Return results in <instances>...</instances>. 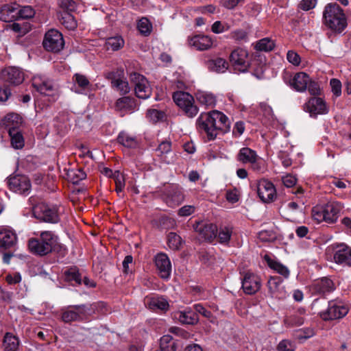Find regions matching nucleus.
I'll use <instances>...</instances> for the list:
<instances>
[{
	"instance_id": "nucleus-1",
	"label": "nucleus",
	"mask_w": 351,
	"mask_h": 351,
	"mask_svg": "<svg viewBox=\"0 0 351 351\" xmlns=\"http://www.w3.org/2000/svg\"><path fill=\"white\" fill-rule=\"evenodd\" d=\"M29 252L36 256L43 257L52 252L64 255L66 247L59 242L58 236L53 231H41L37 237L29 239L27 241Z\"/></svg>"
},
{
	"instance_id": "nucleus-2",
	"label": "nucleus",
	"mask_w": 351,
	"mask_h": 351,
	"mask_svg": "<svg viewBox=\"0 0 351 351\" xmlns=\"http://www.w3.org/2000/svg\"><path fill=\"white\" fill-rule=\"evenodd\" d=\"M106 304L104 302H98L90 304L69 306L62 309V320L65 323L82 322L89 319L95 314L106 312Z\"/></svg>"
},
{
	"instance_id": "nucleus-3",
	"label": "nucleus",
	"mask_w": 351,
	"mask_h": 351,
	"mask_svg": "<svg viewBox=\"0 0 351 351\" xmlns=\"http://www.w3.org/2000/svg\"><path fill=\"white\" fill-rule=\"evenodd\" d=\"M324 23L330 29L341 32L347 26L343 10L336 3L327 4L323 12Z\"/></svg>"
},
{
	"instance_id": "nucleus-4",
	"label": "nucleus",
	"mask_w": 351,
	"mask_h": 351,
	"mask_svg": "<svg viewBox=\"0 0 351 351\" xmlns=\"http://www.w3.org/2000/svg\"><path fill=\"white\" fill-rule=\"evenodd\" d=\"M349 307L341 300H332L328 302L326 311L319 313L320 317L324 321H332L344 317L349 312Z\"/></svg>"
},
{
	"instance_id": "nucleus-5",
	"label": "nucleus",
	"mask_w": 351,
	"mask_h": 351,
	"mask_svg": "<svg viewBox=\"0 0 351 351\" xmlns=\"http://www.w3.org/2000/svg\"><path fill=\"white\" fill-rule=\"evenodd\" d=\"M173 99L189 117H194L198 112V108L194 104V98L189 93L178 90L173 93Z\"/></svg>"
},
{
	"instance_id": "nucleus-6",
	"label": "nucleus",
	"mask_w": 351,
	"mask_h": 351,
	"mask_svg": "<svg viewBox=\"0 0 351 351\" xmlns=\"http://www.w3.org/2000/svg\"><path fill=\"white\" fill-rule=\"evenodd\" d=\"M328 252L332 254L335 263L343 266H351V247L345 243L332 245Z\"/></svg>"
},
{
	"instance_id": "nucleus-7",
	"label": "nucleus",
	"mask_w": 351,
	"mask_h": 351,
	"mask_svg": "<svg viewBox=\"0 0 351 351\" xmlns=\"http://www.w3.org/2000/svg\"><path fill=\"white\" fill-rule=\"evenodd\" d=\"M43 45L47 51L57 53L63 49L64 42L62 34L51 29L45 34Z\"/></svg>"
},
{
	"instance_id": "nucleus-8",
	"label": "nucleus",
	"mask_w": 351,
	"mask_h": 351,
	"mask_svg": "<svg viewBox=\"0 0 351 351\" xmlns=\"http://www.w3.org/2000/svg\"><path fill=\"white\" fill-rule=\"evenodd\" d=\"M34 215L42 221L50 223H57L60 221L58 208L49 207L45 204L37 205L34 208Z\"/></svg>"
},
{
	"instance_id": "nucleus-9",
	"label": "nucleus",
	"mask_w": 351,
	"mask_h": 351,
	"mask_svg": "<svg viewBox=\"0 0 351 351\" xmlns=\"http://www.w3.org/2000/svg\"><path fill=\"white\" fill-rule=\"evenodd\" d=\"M196 128L201 134L205 135L208 141L215 140L217 136L208 112L200 114L196 120Z\"/></svg>"
},
{
	"instance_id": "nucleus-10",
	"label": "nucleus",
	"mask_w": 351,
	"mask_h": 351,
	"mask_svg": "<svg viewBox=\"0 0 351 351\" xmlns=\"http://www.w3.org/2000/svg\"><path fill=\"white\" fill-rule=\"evenodd\" d=\"M230 62L236 73H244L250 66L248 53L245 49L237 48L232 51Z\"/></svg>"
},
{
	"instance_id": "nucleus-11",
	"label": "nucleus",
	"mask_w": 351,
	"mask_h": 351,
	"mask_svg": "<svg viewBox=\"0 0 351 351\" xmlns=\"http://www.w3.org/2000/svg\"><path fill=\"white\" fill-rule=\"evenodd\" d=\"M130 80L134 86V92L137 97L147 99L152 94V88L147 79L138 73L130 75Z\"/></svg>"
},
{
	"instance_id": "nucleus-12",
	"label": "nucleus",
	"mask_w": 351,
	"mask_h": 351,
	"mask_svg": "<svg viewBox=\"0 0 351 351\" xmlns=\"http://www.w3.org/2000/svg\"><path fill=\"white\" fill-rule=\"evenodd\" d=\"M257 193L260 199L265 203H269L276 198V190L274 184L266 179L257 183Z\"/></svg>"
},
{
	"instance_id": "nucleus-13",
	"label": "nucleus",
	"mask_w": 351,
	"mask_h": 351,
	"mask_svg": "<svg viewBox=\"0 0 351 351\" xmlns=\"http://www.w3.org/2000/svg\"><path fill=\"white\" fill-rule=\"evenodd\" d=\"M242 289L245 294L253 295L257 293L261 287L260 277L252 272L244 274L241 279Z\"/></svg>"
},
{
	"instance_id": "nucleus-14",
	"label": "nucleus",
	"mask_w": 351,
	"mask_h": 351,
	"mask_svg": "<svg viewBox=\"0 0 351 351\" xmlns=\"http://www.w3.org/2000/svg\"><path fill=\"white\" fill-rule=\"evenodd\" d=\"M193 228L200 238L205 241L212 242L217 238L218 229L214 223L200 221L194 224Z\"/></svg>"
},
{
	"instance_id": "nucleus-15",
	"label": "nucleus",
	"mask_w": 351,
	"mask_h": 351,
	"mask_svg": "<svg viewBox=\"0 0 351 351\" xmlns=\"http://www.w3.org/2000/svg\"><path fill=\"white\" fill-rule=\"evenodd\" d=\"M8 185L10 190L20 193L28 194L31 189V182L25 176H16L8 180Z\"/></svg>"
},
{
	"instance_id": "nucleus-16",
	"label": "nucleus",
	"mask_w": 351,
	"mask_h": 351,
	"mask_svg": "<svg viewBox=\"0 0 351 351\" xmlns=\"http://www.w3.org/2000/svg\"><path fill=\"white\" fill-rule=\"evenodd\" d=\"M208 114L217 135L220 132L225 133L230 130V123L226 114L218 110H212Z\"/></svg>"
},
{
	"instance_id": "nucleus-17",
	"label": "nucleus",
	"mask_w": 351,
	"mask_h": 351,
	"mask_svg": "<svg viewBox=\"0 0 351 351\" xmlns=\"http://www.w3.org/2000/svg\"><path fill=\"white\" fill-rule=\"evenodd\" d=\"M72 82V90L77 94L87 95L93 90V84L88 77L84 74L75 73L73 75Z\"/></svg>"
},
{
	"instance_id": "nucleus-18",
	"label": "nucleus",
	"mask_w": 351,
	"mask_h": 351,
	"mask_svg": "<svg viewBox=\"0 0 351 351\" xmlns=\"http://www.w3.org/2000/svg\"><path fill=\"white\" fill-rule=\"evenodd\" d=\"M267 287L272 298L283 300L288 296L287 291L282 285V279L279 276L270 277L267 281Z\"/></svg>"
},
{
	"instance_id": "nucleus-19",
	"label": "nucleus",
	"mask_w": 351,
	"mask_h": 351,
	"mask_svg": "<svg viewBox=\"0 0 351 351\" xmlns=\"http://www.w3.org/2000/svg\"><path fill=\"white\" fill-rule=\"evenodd\" d=\"M305 108L311 117H315L317 114H326L328 112L326 102L320 97H313L305 104Z\"/></svg>"
},
{
	"instance_id": "nucleus-20",
	"label": "nucleus",
	"mask_w": 351,
	"mask_h": 351,
	"mask_svg": "<svg viewBox=\"0 0 351 351\" xmlns=\"http://www.w3.org/2000/svg\"><path fill=\"white\" fill-rule=\"evenodd\" d=\"M154 261L160 277L164 279L169 278L171 272V264L167 254H158Z\"/></svg>"
},
{
	"instance_id": "nucleus-21",
	"label": "nucleus",
	"mask_w": 351,
	"mask_h": 351,
	"mask_svg": "<svg viewBox=\"0 0 351 351\" xmlns=\"http://www.w3.org/2000/svg\"><path fill=\"white\" fill-rule=\"evenodd\" d=\"M184 199L182 189L178 185H171L167 189L165 202L169 206L180 205Z\"/></svg>"
},
{
	"instance_id": "nucleus-22",
	"label": "nucleus",
	"mask_w": 351,
	"mask_h": 351,
	"mask_svg": "<svg viewBox=\"0 0 351 351\" xmlns=\"http://www.w3.org/2000/svg\"><path fill=\"white\" fill-rule=\"evenodd\" d=\"M32 86L40 94L52 97L53 101L56 99V96L53 94L54 89L51 82L40 76H35L32 79Z\"/></svg>"
},
{
	"instance_id": "nucleus-23",
	"label": "nucleus",
	"mask_w": 351,
	"mask_h": 351,
	"mask_svg": "<svg viewBox=\"0 0 351 351\" xmlns=\"http://www.w3.org/2000/svg\"><path fill=\"white\" fill-rule=\"evenodd\" d=\"M314 294L324 295L335 290V285L328 278H322L315 280L311 287Z\"/></svg>"
},
{
	"instance_id": "nucleus-24",
	"label": "nucleus",
	"mask_w": 351,
	"mask_h": 351,
	"mask_svg": "<svg viewBox=\"0 0 351 351\" xmlns=\"http://www.w3.org/2000/svg\"><path fill=\"white\" fill-rule=\"evenodd\" d=\"M1 78L14 85L21 84L24 80V73L19 68L10 66L1 71Z\"/></svg>"
},
{
	"instance_id": "nucleus-25",
	"label": "nucleus",
	"mask_w": 351,
	"mask_h": 351,
	"mask_svg": "<svg viewBox=\"0 0 351 351\" xmlns=\"http://www.w3.org/2000/svg\"><path fill=\"white\" fill-rule=\"evenodd\" d=\"M146 307L153 311H167L169 304L167 299L162 296H146L144 299Z\"/></svg>"
},
{
	"instance_id": "nucleus-26",
	"label": "nucleus",
	"mask_w": 351,
	"mask_h": 351,
	"mask_svg": "<svg viewBox=\"0 0 351 351\" xmlns=\"http://www.w3.org/2000/svg\"><path fill=\"white\" fill-rule=\"evenodd\" d=\"M173 318L182 324L194 325L199 321L198 315L191 308L175 312Z\"/></svg>"
},
{
	"instance_id": "nucleus-27",
	"label": "nucleus",
	"mask_w": 351,
	"mask_h": 351,
	"mask_svg": "<svg viewBox=\"0 0 351 351\" xmlns=\"http://www.w3.org/2000/svg\"><path fill=\"white\" fill-rule=\"evenodd\" d=\"M310 77L304 72H299L294 75L290 81V86L298 92H304L307 89Z\"/></svg>"
},
{
	"instance_id": "nucleus-28",
	"label": "nucleus",
	"mask_w": 351,
	"mask_h": 351,
	"mask_svg": "<svg viewBox=\"0 0 351 351\" xmlns=\"http://www.w3.org/2000/svg\"><path fill=\"white\" fill-rule=\"evenodd\" d=\"M189 45L194 47L197 50L204 51L213 45L212 38L206 35H195L189 39Z\"/></svg>"
},
{
	"instance_id": "nucleus-29",
	"label": "nucleus",
	"mask_w": 351,
	"mask_h": 351,
	"mask_svg": "<svg viewBox=\"0 0 351 351\" xmlns=\"http://www.w3.org/2000/svg\"><path fill=\"white\" fill-rule=\"evenodd\" d=\"M17 242V237L14 231L10 227H1V248L14 247Z\"/></svg>"
},
{
	"instance_id": "nucleus-30",
	"label": "nucleus",
	"mask_w": 351,
	"mask_h": 351,
	"mask_svg": "<svg viewBox=\"0 0 351 351\" xmlns=\"http://www.w3.org/2000/svg\"><path fill=\"white\" fill-rule=\"evenodd\" d=\"M324 209L325 221L328 223H335L342 206L339 202H332L323 206Z\"/></svg>"
},
{
	"instance_id": "nucleus-31",
	"label": "nucleus",
	"mask_w": 351,
	"mask_h": 351,
	"mask_svg": "<svg viewBox=\"0 0 351 351\" xmlns=\"http://www.w3.org/2000/svg\"><path fill=\"white\" fill-rule=\"evenodd\" d=\"M20 5L16 3L5 4L1 6V21L11 22L18 19V9Z\"/></svg>"
},
{
	"instance_id": "nucleus-32",
	"label": "nucleus",
	"mask_w": 351,
	"mask_h": 351,
	"mask_svg": "<svg viewBox=\"0 0 351 351\" xmlns=\"http://www.w3.org/2000/svg\"><path fill=\"white\" fill-rule=\"evenodd\" d=\"M136 108V101L130 97H123L117 99L115 104L116 110L122 113L132 112Z\"/></svg>"
},
{
	"instance_id": "nucleus-33",
	"label": "nucleus",
	"mask_w": 351,
	"mask_h": 351,
	"mask_svg": "<svg viewBox=\"0 0 351 351\" xmlns=\"http://www.w3.org/2000/svg\"><path fill=\"white\" fill-rule=\"evenodd\" d=\"M264 259L271 269H274L278 274L282 275L285 278H287L289 277L290 272L289 269L286 266H285L280 262L272 259L267 254L265 255Z\"/></svg>"
},
{
	"instance_id": "nucleus-34",
	"label": "nucleus",
	"mask_w": 351,
	"mask_h": 351,
	"mask_svg": "<svg viewBox=\"0 0 351 351\" xmlns=\"http://www.w3.org/2000/svg\"><path fill=\"white\" fill-rule=\"evenodd\" d=\"M8 132L12 147L16 149H22L25 145V140L21 131L19 129L10 128Z\"/></svg>"
},
{
	"instance_id": "nucleus-35",
	"label": "nucleus",
	"mask_w": 351,
	"mask_h": 351,
	"mask_svg": "<svg viewBox=\"0 0 351 351\" xmlns=\"http://www.w3.org/2000/svg\"><path fill=\"white\" fill-rule=\"evenodd\" d=\"M258 156L256 152L247 147H242L238 154L237 155V159L238 161L245 164L251 163Z\"/></svg>"
},
{
	"instance_id": "nucleus-36",
	"label": "nucleus",
	"mask_w": 351,
	"mask_h": 351,
	"mask_svg": "<svg viewBox=\"0 0 351 351\" xmlns=\"http://www.w3.org/2000/svg\"><path fill=\"white\" fill-rule=\"evenodd\" d=\"M3 124L5 125L8 131L10 128L19 129V126L22 123L21 117L14 112L8 114L3 120H1Z\"/></svg>"
},
{
	"instance_id": "nucleus-37",
	"label": "nucleus",
	"mask_w": 351,
	"mask_h": 351,
	"mask_svg": "<svg viewBox=\"0 0 351 351\" xmlns=\"http://www.w3.org/2000/svg\"><path fill=\"white\" fill-rule=\"evenodd\" d=\"M207 66L211 71L224 73L228 67V63L221 58L210 60L207 62Z\"/></svg>"
},
{
	"instance_id": "nucleus-38",
	"label": "nucleus",
	"mask_w": 351,
	"mask_h": 351,
	"mask_svg": "<svg viewBox=\"0 0 351 351\" xmlns=\"http://www.w3.org/2000/svg\"><path fill=\"white\" fill-rule=\"evenodd\" d=\"M117 142L128 148H136L138 147V141L135 136L121 132L117 136Z\"/></svg>"
},
{
	"instance_id": "nucleus-39",
	"label": "nucleus",
	"mask_w": 351,
	"mask_h": 351,
	"mask_svg": "<svg viewBox=\"0 0 351 351\" xmlns=\"http://www.w3.org/2000/svg\"><path fill=\"white\" fill-rule=\"evenodd\" d=\"M125 41L121 36L109 37L106 40L105 47L107 50L118 51L124 46Z\"/></svg>"
},
{
	"instance_id": "nucleus-40",
	"label": "nucleus",
	"mask_w": 351,
	"mask_h": 351,
	"mask_svg": "<svg viewBox=\"0 0 351 351\" xmlns=\"http://www.w3.org/2000/svg\"><path fill=\"white\" fill-rule=\"evenodd\" d=\"M233 233V228L230 226H221L217 231V237L218 241L224 245H228L232 234Z\"/></svg>"
},
{
	"instance_id": "nucleus-41",
	"label": "nucleus",
	"mask_w": 351,
	"mask_h": 351,
	"mask_svg": "<svg viewBox=\"0 0 351 351\" xmlns=\"http://www.w3.org/2000/svg\"><path fill=\"white\" fill-rule=\"evenodd\" d=\"M197 101L207 107H213L216 104V98L212 93L200 91L196 94Z\"/></svg>"
},
{
	"instance_id": "nucleus-42",
	"label": "nucleus",
	"mask_w": 351,
	"mask_h": 351,
	"mask_svg": "<svg viewBox=\"0 0 351 351\" xmlns=\"http://www.w3.org/2000/svg\"><path fill=\"white\" fill-rule=\"evenodd\" d=\"M3 343L5 351H17L19 341L16 337L10 333H6Z\"/></svg>"
},
{
	"instance_id": "nucleus-43",
	"label": "nucleus",
	"mask_w": 351,
	"mask_h": 351,
	"mask_svg": "<svg viewBox=\"0 0 351 351\" xmlns=\"http://www.w3.org/2000/svg\"><path fill=\"white\" fill-rule=\"evenodd\" d=\"M66 175L69 180L74 184H78L86 178V173L82 169H69Z\"/></svg>"
},
{
	"instance_id": "nucleus-44",
	"label": "nucleus",
	"mask_w": 351,
	"mask_h": 351,
	"mask_svg": "<svg viewBox=\"0 0 351 351\" xmlns=\"http://www.w3.org/2000/svg\"><path fill=\"white\" fill-rule=\"evenodd\" d=\"M61 23L68 29L73 30L77 26L75 17L69 12H63L60 19Z\"/></svg>"
},
{
	"instance_id": "nucleus-45",
	"label": "nucleus",
	"mask_w": 351,
	"mask_h": 351,
	"mask_svg": "<svg viewBox=\"0 0 351 351\" xmlns=\"http://www.w3.org/2000/svg\"><path fill=\"white\" fill-rule=\"evenodd\" d=\"M160 351H176V343L170 335H164L160 338Z\"/></svg>"
},
{
	"instance_id": "nucleus-46",
	"label": "nucleus",
	"mask_w": 351,
	"mask_h": 351,
	"mask_svg": "<svg viewBox=\"0 0 351 351\" xmlns=\"http://www.w3.org/2000/svg\"><path fill=\"white\" fill-rule=\"evenodd\" d=\"M275 47L274 41L269 38H264L256 42L255 49L257 51H271Z\"/></svg>"
},
{
	"instance_id": "nucleus-47",
	"label": "nucleus",
	"mask_w": 351,
	"mask_h": 351,
	"mask_svg": "<svg viewBox=\"0 0 351 351\" xmlns=\"http://www.w3.org/2000/svg\"><path fill=\"white\" fill-rule=\"evenodd\" d=\"M64 274L66 280L78 285L82 284V276L77 268H70L65 271Z\"/></svg>"
},
{
	"instance_id": "nucleus-48",
	"label": "nucleus",
	"mask_w": 351,
	"mask_h": 351,
	"mask_svg": "<svg viewBox=\"0 0 351 351\" xmlns=\"http://www.w3.org/2000/svg\"><path fill=\"white\" fill-rule=\"evenodd\" d=\"M137 28L143 36H149L152 31V25L147 18L141 19L137 23Z\"/></svg>"
},
{
	"instance_id": "nucleus-49",
	"label": "nucleus",
	"mask_w": 351,
	"mask_h": 351,
	"mask_svg": "<svg viewBox=\"0 0 351 351\" xmlns=\"http://www.w3.org/2000/svg\"><path fill=\"white\" fill-rule=\"evenodd\" d=\"M112 178L115 182V191L119 195H120L123 192L125 185L124 176L119 171H117L114 172Z\"/></svg>"
},
{
	"instance_id": "nucleus-50",
	"label": "nucleus",
	"mask_w": 351,
	"mask_h": 351,
	"mask_svg": "<svg viewBox=\"0 0 351 351\" xmlns=\"http://www.w3.org/2000/svg\"><path fill=\"white\" fill-rule=\"evenodd\" d=\"M156 151L159 153L158 156H160L162 160H164L166 162L169 163V161H166V154L170 153L171 152V142L170 141H164L161 142Z\"/></svg>"
},
{
	"instance_id": "nucleus-51",
	"label": "nucleus",
	"mask_w": 351,
	"mask_h": 351,
	"mask_svg": "<svg viewBox=\"0 0 351 351\" xmlns=\"http://www.w3.org/2000/svg\"><path fill=\"white\" fill-rule=\"evenodd\" d=\"M169 247L172 250H178L182 244V239L175 232H170L167 237Z\"/></svg>"
},
{
	"instance_id": "nucleus-52",
	"label": "nucleus",
	"mask_w": 351,
	"mask_h": 351,
	"mask_svg": "<svg viewBox=\"0 0 351 351\" xmlns=\"http://www.w3.org/2000/svg\"><path fill=\"white\" fill-rule=\"evenodd\" d=\"M304 322V319L303 317L298 315V314H293L290 316L287 317L285 319V324L287 326H300L302 325Z\"/></svg>"
},
{
	"instance_id": "nucleus-53",
	"label": "nucleus",
	"mask_w": 351,
	"mask_h": 351,
	"mask_svg": "<svg viewBox=\"0 0 351 351\" xmlns=\"http://www.w3.org/2000/svg\"><path fill=\"white\" fill-rule=\"evenodd\" d=\"M111 83L112 86L119 90L121 94H126L130 90L128 82L121 78L113 80Z\"/></svg>"
},
{
	"instance_id": "nucleus-54",
	"label": "nucleus",
	"mask_w": 351,
	"mask_h": 351,
	"mask_svg": "<svg viewBox=\"0 0 351 351\" xmlns=\"http://www.w3.org/2000/svg\"><path fill=\"white\" fill-rule=\"evenodd\" d=\"M35 10L30 5L23 6L18 9V19H31L35 15Z\"/></svg>"
},
{
	"instance_id": "nucleus-55",
	"label": "nucleus",
	"mask_w": 351,
	"mask_h": 351,
	"mask_svg": "<svg viewBox=\"0 0 351 351\" xmlns=\"http://www.w3.org/2000/svg\"><path fill=\"white\" fill-rule=\"evenodd\" d=\"M252 169L257 173H263L266 170L265 161L258 156L251 163Z\"/></svg>"
},
{
	"instance_id": "nucleus-56",
	"label": "nucleus",
	"mask_w": 351,
	"mask_h": 351,
	"mask_svg": "<svg viewBox=\"0 0 351 351\" xmlns=\"http://www.w3.org/2000/svg\"><path fill=\"white\" fill-rule=\"evenodd\" d=\"M147 117L150 121L157 123L165 117V113L156 109H149L147 112Z\"/></svg>"
},
{
	"instance_id": "nucleus-57",
	"label": "nucleus",
	"mask_w": 351,
	"mask_h": 351,
	"mask_svg": "<svg viewBox=\"0 0 351 351\" xmlns=\"http://www.w3.org/2000/svg\"><path fill=\"white\" fill-rule=\"evenodd\" d=\"M311 215L317 223L325 221L324 209L322 206H316L312 208Z\"/></svg>"
},
{
	"instance_id": "nucleus-58",
	"label": "nucleus",
	"mask_w": 351,
	"mask_h": 351,
	"mask_svg": "<svg viewBox=\"0 0 351 351\" xmlns=\"http://www.w3.org/2000/svg\"><path fill=\"white\" fill-rule=\"evenodd\" d=\"M317 0H302L298 5V8L303 11H308L315 8Z\"/></svg>"
},
{
	"instance_id": "nucleus-59",
	"label": "nucleus",
	"mask_w": 351,
	"mask_h": 351,
	"mask_svg": "<svg viewBox=\"0 0 351 351\" xmlns=\"http://www.w3.org/2000/svg\"><path fill=\"white\" fill-rule=\"evenodd\" d=\"M295 345L288 339H283L277 346L278 351H295Z\"/></svg>"
},
{
	"instance_id": "nucleus-60",
	"label": "nucleus",
	"mask_w": 351,
	"mask_h": 351,
	"mask_svg": "<svg viewBox=\"0 0 351 351\" xmlns=\"http://www.w3.org/2000/svg\"><path fill=\"white\" fill-rule=\"evenodd\" d=\"M229 28L230 26L228 24H223L221 21H217L213 24L211 27V30L215 34H220L223 32L228 31Z\"/></svg>"
},
{
	"instance_id": "nucleus-61",
	"label": "nucleus",
	"mask_w": 351,
	"mask_h": 351,
	"mask_svg": "<svg viewBox=\"0 0 351 351\" xmlns=\"http://www.w3.org/2000/svg\"><path fill=\"white\" fill-rule=\"evenodd\" d=\"M230 38L237 41H246L247 34L243 29H236L230 33Z\"/></svg>"
},
{
	"instance_id": "nucleus-62",
	"label": "nucleus",
	"mask_w": 351,
	"mask_h": 351,
	"mask_svg": "<svg viewBox=\"0 0 351 351\" xmlns=\"http://www.w3.org/2000/svg\"><path fill=\"white\" fill-rule=\"evenodd\" d=\"M195 312L197 314L199 313L204 317L211 319L213 317V313L211 311L207 310L202 304H195L194 306Z\"/></svg>"
},
{
	"instance_id": "nucleus-63",
	"label": "nucleus",
	"mask_w": 351,
	"mask_h": 351,
	"mask_svg": "<svg viewBox=\"0 0 351 351\" xmlns=\"http://www.w3.org/2000/svg\"><path fill=\"white\" fill-rule=\"evenodd\" d=\"M332 92L336 97H339L341 94V83L337 79H332L330 82Z\"/></svg>"
},
{
	"instance_id": "nucleus-64",
	"label": "nucleus",
	"mask_w": 351,
	"mask_h": 351,
	"mask_svg": "<svg viewBox=\"0 0 351 351\" xmlns=\"http://www.w3.org/2000/svg\"><path fill=\"white\" fill-rule=\"evenodd\" d=\"M195 211V208L191 205H185L181 207L178 211V215L180 217H188L192 214H193Z\"/></svg>"
}]
</instances>
